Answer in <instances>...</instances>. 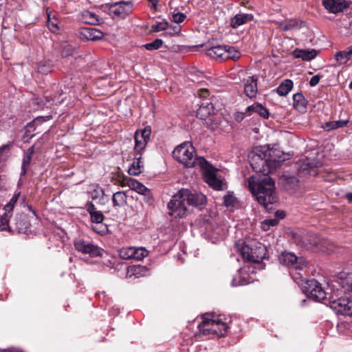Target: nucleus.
Here are the masks:
<instances>
[{
	"instance_id": "39",
	"label": "nucleus",
	"mask_w": 352,
	"mask_h": 352,
	"mask_svg": "<svg viewBox=\"0 0 352 352\" xmlns=\"http://www.w3.org/2000/svg\"><path fill=\"white\" fill-rule=\"evenodd\" d=\"M148 255V251L144 248H134L133 259L141 261Z\"/></svg>"
},
{
	"instance_id": "20",
	"label": "nucleus",
	"mask_w": 352,
	"mask_h": 352,
	"mask_svg": "<svg viewBox=\"0 0 352 352\" xmlns=\"http://www.w3.org/2000/svg\"><path fill=\"white\" fill-rule=\"evenodd\" d=\"M244 92L249 98H254L257 94V77L252 76L245 84Z\"/></svg>"
},
{
	"instance_id": "58",
	"label": "nucleus",
	"mask_w": 352,
	"mask_h": 352,
	"mask_svg": "<svg viewBox=\"0 0 352 352\" xmlns=\"http://www.w3.org/2000/svg\"><path fill=\"white\" fill-rule=\"evenodd\" d=\"M349 203H352V192H347L345 195Z\"/></svg>"
},
{
	"instance_id": "12",
	"label": "nucleus",
	"mask_w": 352,
	"mask_h": 352,
	"mask_svg": "<svg viewBox=\"0 0 352 352\" xmlns=\"http://www.w3.org/2000/svg\"><path fill=\"white\" fill-rule=\"evenodd\" d=\"M74 246L77 251L82 254H88L93 257L102 256V250L100 248L83 239H76Z\"/></svg>"
},
{
	"instance_id": "6",
	"label": "nucleus",
	"mask_w": 352,
	"mask_h": 352,
	"mask_svg": "<svg viewBox=\"0 0 352 352\" xmlns=\"http://www.w3.org/2000/svg\"><path fill=\"white\" fill-rule=\"evenodd\" d=\"M271 151L251 153L249 155L250 164L256 173L268 174L272 168V160L270 159Z\"/></svg>"
},
{
	"instance_id": "13",
	"label": "nucleus",
	"mask_w": 352,
	"mask_h": 352,
	"mask_svg": "<svg viewBox=\"0 0 352 352\" xmlns=\"http://www.w3.org/2000/svg\"><path fill=\"white\" fill-rule=\"evenodd\" d=\"M204 171V177L205 182L208 184L214 190H219L222 188L223 183L221 179L217 177L215 173L212 170V166L207 162V166L205 168H200Z\"/></svg>"
},
{
	"instance_id": "25",
	"label": "nucleus",
	"mask_w": 352,
	"mask_h": 352,
	"mask_svg": "<svg viewBox=\"0 0 352 352\" xmlns=\"http://www.w3.org/2000/svg\"><path fill=\"white\" fill-rule=\"evenodd\" d=\"M34 153V146H31L28 149L27 152L24 154L22 162L21 175H25L26 174L27 170L30 164Z\"/></svg>"
},
{
	"instance_id": "35",
	"label": "nucleus",
	"mask_w": 352,
	"mask_h": 352,
	"mask_svg": "<svg viewBox=\"0 0 352 352\" xmlns=\"http://www.w3.org/2000/svg\"><path fill=\"white\" fill-rule=\"evenodd\" d=\"M340 285L344 294H352V276L342 279Z\"/></svg>"
},
{
	"instance_id": "23",
	"label": "nucleus",
	"mask_w": 352,
	"mask_h": 352,
	"mask_svg": "<svg viewBox=\"0 0 352 352\" xmlns=\"http://www.w3.org/2000/svg\"><path fill=\"white\" fill-rule=\"evenodd\" d=\"M252 19L253 15L251 14H238L232 18L230 25L233 28H236Z\"/></svg>"
},
{
	"instance_id": "40",
	"label": "nucleus",
	"mask_w": 352,
	"mask_h": 352,
	"mask_svg": "<svg viewBox=\"0 0 352 352\" xmlns=\"http://www.w3.org/2000/svg\"><path fill=\"white\" fill-rule=\"evenodd\" d=\"M163 41L160 38H156L153 42L144 45L145 49L149 51L155 50L162 47Z\"/></svg>"
},
{
	"instance_id": "38",
	"label": "nucleus",
	"mask_w": 352,
	"mask_h": 352,
	"mask_svg": "<svg viewBox=\"0 0 352 352\" xmlns=\"http://www.w3.org/2000/svg\"><path fill=\"white\" fill-rule=\"evenodd\" d=\"M8 212L5 211V213L1 215L0 218V230L4 231L10 230L11 227L9 226V216Z\"/></svg>"
},
{
	"instance_id": "51",
	"label": "nucleus",
	"mask_w": 352,
	"mask_h": 352,
	"mask_svg": "<svg viewBox=\"0 0 352 352\" xmlns=\"http://www.w3.org/2000/svg\"><path fill=\"white\" fill-rule=\"evenodd\" d=\"M142 195L144 196V201L146 203L148 204H151L152 203L153 198L149 189L148 192H144Z\"/></svg>"
},
{
	"instance_id": "57",
	"label": "nucleus",
	"mask_w": 352,
	"mask_h": 352,
	"mask_svg": "<svg viewBox=\"0 0 352 352\" xmlns=\"http://www.w3.org/2000/svg\"><path fill=\"white\" fill-rule=\"evenodd\" d=\"M3 351L4 352H22L21 350H19V349H16L14 348L5 349Z\"/></svg>"
},
{
	"instance_id": "55",
	"label": "nucleus",
	"mask_w": 352,
	"mask_h": 352,
	"mask_svg": "<svg viewBox=\"0 0 352 352\" xmlns=\"http://www.w3.org/2000/svg\"><path fill=\"white\" fill-rule=\"evenodd\" d=\"M285 217V213L283 210H278L275 212V218L277 219L278 221L279 219H282Z\"/></svg>"
},
{
	"instance_id": "53",
	"label": "nucleus",
	"mask_w": 352,
	"mask_h": 352,
	"mask_svg": "<svg viewBox=\"0 0 352 352\" xmlns=\"http://www.w3.org/2000/svg\"><path fill=\"white\" fill-rule=\"evenodd\" d=\"M320 80V76L319 75L314 76L309 80V85L311 87H314L317 85Z\"/></svg>"
},
{
	"instance_id": "33",
	"label": "nucleus",
	"mask_w": 352,
	"mask_h": 352,
	"mask_svg": "<svg viewBox=\"0 0 352 352\" xmlns=\"http://www.w3.org/2000/svg\"><path fill=\"white\" fill-rule=\"evenodd\" d=\"M128 185L132 190L139 194L142 195L145 192H148V188L136 179H131L128 182Z\"/></svg>"
},
{
	"instance_id": "31",
	"label": "nucleus",
	"mask_w": 352,
	"mask_h": 352,
	"mask_svg": "<svg viewBox=\"0 0 352 352\" xmlns=\"http://www.w3.org/2000/svg\"><path fill=\"white\" fill-rule=\"evenodd\" d=\"M285 186L287 189H294L298 184V179L296 177L289 175H284L282 178Z\"/></svg>"
},
{
	"instance_id": "7",
	"label": "nucleus",
	"mask_w": 352,
	"mask_h": 352,
	"mask_svg": "<svg viewBox=\"0 0 352 352\" xmlns=\"http://www.w3.org/2000/svg\"><path fill=\"white\" fill-rule=\"evenodd\" d=\"M298 282V284L301 283L302 285V290L310 298L316 301H321L326 298L327 293L322 288L321 284L315 279L300 280Z\"/></svg>"
},
{
	"instance_id": "28",
	"label": "nucleus",
	"mask_w": 352,
	"mask_h": 352,
	"mask_svg": "<svg viewBox=\"0 0 352 352\" xmlns=\"http://www.w3.org/2000/svg\"><path fill=\"white\" fill-rule=\"evenodd\" d=\"M294 83L292 80L286 79L283 80L276 89V92L279 96H285L292 90Z\"/></svg>"
},
{
	"instance_id": "60",
	"label": "nucleus",
	"mask_w": 352,
	"mask_h": 352,
	"mask_svg": "<svg viewBox=\"0 0 352 352\" xmlns=\"http://www.w3.org/2000/svg\"><path fill=\"white\" fill-rule=\"evenodd\" d=\"M174 34H177L180 31V28L179 27H175L174 29Z\"/></svg>"
},
{
	"instance_id": "5",
	"label": "nucleus",
	"mask_w": 352,
	"mask_h": 352,
	"mask_svg": "<svg viewBox=\"0 0 352 352\" xmlns=\"http://www.w3.org/2000/svg\"><path fill=\"white\" fill-rule=\"evenodd\" d=\"M237 246L243 258L249 262L260 263L266 258V247L256 241L248 240Z\"/></svg>"
},
{
	"instance_id": "10",
	"label": "nucleus",
	"mask_w": 352,
	"mask_h": 352,
	"mask_svg": "<svg viewBox=\"0 0 352 352\" xmlns=\"http://www.w3.org/2000/svg\"><path fill=\"white\" fill-rule=\"evenodd\" d=\"M278 259L283 265L292 267L296 270H303L308 267V263L305 258L298 257L291 252H282Z\"/></svg>"
},
{
	"instance_id": "4",
	"label": "nucleus",
	"mask_w": 352,
	"mask_h": 352,
	"mask_svg": "<svg viewBox=\"0 0 352 352\" xmlns=\"http://www.w3.org/2000/svg\"><path fill=\"white\" fill-rule=\"evenodd\" d=\"M198 328L200 334L203 336L221 337L225 335L228 325L214 315L206 313L202 316V322L199 324Z\"/></svg>"
},
{
	"instance_id": "50",
	"label": "nucleus",
	"mask_w": 352,
	"mask_h": 352,
	"mask_svg": "<svg viewBox=\"0 0 352 352\" xmlns=\"http://www.w3.org/2000/svg\"><path fill=\"white\" fill-rule=\"evenodd\" d=\"M86 209L90 215L98 211L96 210L94 204L91 201L87 202Z\"/></svg>"
},
{
	"instance_id": "26",
	"label": "nucleus",
	"mask_w": 352,
	"mask_h": 352,
	"mask_svg": "<svg viewBox=\"0 0 352 352\" xmlns=\"http://www.w3.org/2000/svg\"><path fill=\"white\" fill-rule=\"evenodd\" d=\"M294 107L299 111L306 109L307 101L301 93L295 94L293 96Z\"/></svg>"
},
{
	"instance_id": "43",
	"label": "nucleus",
	"mask_w": 352,
	"mask_h": 352,
	"mask_svg": "<svg viewBox=\"0 0 352 352\" xmlns=\"http://www.w3.org/2000/svg\"><path fill=\"white\" fill-rule=\"evenodd\" d=\"M90 216L91 221L96 224L102 223L104 218L103 214L100 211H97Z\"/></svg>"
},
{
	"instance_id": "34",
	"label": "nucleus",
	"mask_w": 352,
	"mask_h": 352,
	"mask_svg": "<svg viewBox=\"0 0 352 352\" xmlns=\"http://www.w3.org/2000/svg\"><path fill=\"white\" fill-rule=\"evenodd\" d=\"M225 60L231 59L236 60L241 56V53L236 50L234 47L226 45Z\"/></svg>"
},
{
	"instance_id": "11",
	"label": "nucleus",
	"mask_w": 352,
	"mask_h": 352,
	"mask_svg": "<svg viewBox=\"0 0 352 352\" xmlns=\"http://www.w3.org/2000/svg\"><path fill=\"white\" fill-rule=\"evenodd\" d=\"M133 6L131 1L116 2L109 5V13L113 18L124 19L132 12Z\"/></svg>"
},
{
	"instance_id": "62",
	"label": "nucleus",
	"mask_w": 352,
	"mask_h": 352,
	"mask_svg": "<svg viewBox=\"0 0 352 352\" xmlns=\"http://www.w3.org/2000/svg\"><path fill=\"white\" fill-rule=\"evenodd\" d=\"M349 87L351 89H352V81L350 82Z\"/></svg>"
},
{
	"instance_id": "3",
	"label": "nucleus",
	"mask_w": 352,
	"mask_h": 352,
	"mask_svg": "<svg viewBox=\"0 0 352 352\" xmlns=\"http://www.w3.org/2000/svg\"><path fill=\"white\" fill-rule=\"evenodd\" d=\"M151 136V129L144 128L137 131L135 133V145L134 147L135 157L133 163L129 168L128 173L131 175H138L142 172L143 163L141 161L142 153L145 148Z\"/></svg>"
},
{
	"instance_id": "21",
	"label": "nucleus",
	"mask_w": 352,
	"mask_h": 352,
	"mask_svg": "<svg viewBox=\"0 0 352 352\" xmlns=\"http://www.w3.org/2000/svg\"><path fill=\"white\" fill-rule=\"evenodd\" d=\"M318 54L316 50H300L296 49L294 51V56L296 58H301L303 60L309 61L314 59Z\"/></svg>"
},
{
	"instance_id": "49",
	"label": "nucleus",
	"mask_w": 352,
	"mask_h": 352,
	"mask_svg": "<svg viewBox=\"0 0 352 352\" xmlns=\"http://www.w3.org/2000/svg\"><path fill=\"white\" fill-rule=\"evenodd\" d=\"M84 16L89 19V21H87V23H94V21H98L97 16L92 12L86 11L84 13Z\"/></svg>"
},
{
	"instance_id": "54",
	"label": "nucleus",
	"mask_w": 352,
	"mask_h": 352,
	"mask_svg": "<svg viewBox=\"0 0 352 352\" xmlns=\"http://www.w3.org/2000/svg\"><path fill=\"white\" fill-rule=\"evenodd\" d=\"M197 95L202 98H206L209 96V91L207 89H201L197 91Z\"/></svg>"
},
{
	"instance_id": "17",
	"label": "nucleus",
	"mask_w": 352,
	"mask_h": 352,
	"mask_svg": "<svg viewBox=\"0 0 352 352\" xmlns=\"http://www.w3.org/2000/svg\"><path fill=\"white\" fill-rule=\"evenodd\" d=\"M207 56L217 60H225L226 45L206 46Z\"/></svg>"
},
{
	"instance_id": "45",
	"label": "nucleus",
	"mask_w": 352,
	"mask_h": 352,
	"mask_svg": "<svg viewBox=\"0 0 352 352\" xmlns=\"http://www.w3.org/2000/svg\"><path fill=\"white\" fill-rule=\"evenodd\" d=\"M236 201L235 197L232 195H226L223 197V204L226 207L234 206Z\"/></svg>"
},
{
	"instance_id": "18",
	"label": "nucleus",
	"mask_w": 352,
	"mask_h": 352,
	"mask_svg": "<svg viewBox=\"0 0 352 352\" xmlns=\"http://www.w3.org/2000/svg\"><path fill=\"white\" fill-rule=\"evenodd\" d=\"M283 31L299 30L304 25V22L296 19H285L278 23Z\"/></svg>"
},
{
	"instance_id": "19",
	"label": "nucleus",
	"mask_w": 352,
	"mask_h": 352,
	"mask_svg": "<svg viewBox=\"0 0 352 352\" xmlns=\"http://www.w3.org/2000/svg\"><path fill=\"white\" fill-rule=\"evenodd\" d=\"M148 274V270L147 267L140 265H133L128 267L127 276L140 278L146 276Z\"/></svg>"
},
{
	"instance_id": "59",
	"label": "nucleus",
	"mask_w": 352,
	"mask_h": 352,
	"mask_svg": "<svg viewBox=\"0 0 352 352\" xmlns=\"http://www.w3.org/2000/svg\"><path fill=\"white\" fill-rule=\"evenodd\" d=\"M310 243L312 244L314 246H316L318 244V239H316V240L314 239V240L311 241L310 239Z\"/></svg>"
},
{
	"instance_id": "15",
	"label": "nucleus",
	"mask_w": 352,
	"mask_h": 352,
	"mask_svg": "<svg viewBox=\"0 0 352 352\" xmlns=\"http://www.w3.org/2000/svg\"><path fill=\"white\" fill-rule=\"evenodd\" d=\"M322 5L331 13L343 12L348 6L344 0H322Z\"/></svg>"
},
{
	"instance_id": "14",
	"label": "nucleus",
	"mask_w": 352,
	"mask_h": 352,
	"mask_svg": "<svg viewBox=\"0 0 352 352\" xmlns=\"http://www.w3.org/2000/svg\"><path fill=\"white\" fill-rule=\"evenodd\" d=\"M181 190L188 206L201 207L206 203V197L202 193H192L189 190L184 188Z\"/></svg>"
},
{
	"instance_id": "27",
	"label": "nucleus",
	"mask_w": 352,
	"mask_h": 352,
	"mask_svg": "<svg viewBox=\"0 0 352 352\" xmlns=\"http://www.w3.org/2000/svg\"><path fill=\"white\" fill-rule=\"evenodd\" d=\"M349 122V120H348V119L327 122H325L322 125V128L325 131H329L331 130H333V129H336L338 128H342V127L346 126Z\"/></svg>"
},
{
	"instance_id": "2",
	"label": "nucleus",
	"mask_w": 352,
	"mask_h": 352,
	"mask_svg": "<svg viewBox=\"0 0 352 352\" xmlns=\"http://www.w3.org/2000/svg\"><path fill=\"white\" fill-rule=\"evenodd\" d=\"M173 157L187 168H205L207 166V161L204 157L195 156V149L190 142L177 146L173 151Z\"/></svg>"
},
{
	"instance_id": "37",
	"label": "nucleus",
	"mask_w": 352,
	"mask_h": 352,
	"mask_svg": "<svg viewBox=\"0 0 352 352\" xmlns=\"http://www.w3.org/2000/svg\"><path fill=\"white\" fill-rule=\"evenodd\" d=\"M134 252L133 247L123 248L119 251V256L124 260L133 259Z\"/></svg>"
},
{
	"instance_id": "46",
	"label": "nucleus",
	"mask_w": 352,
	"mask_h": 352,
	"mask_svg": "<svg viewBox=\"0 0 352 352\" xmlns=\"http://www.w3.org/2000/svg\"><path fill=\"white\" fill-rule=\"evenodd\" d=\"M104 195V190L98 186L96 189H94L92 192H91V198L92 199H99V198H102L103 197V196Z\"/></svg>"
},
{
	"instance_id": "42",
	"label": "nucleus",
	"mask_w": 352,
	"mask_h": 352,
	"mask_svg": "<svg viewBox=\"0 0 352 352\" xmlns=\"http://www.w3.org/2000/svg\"><path fill=\"white\" fill-rule=\"evenodd\" d=\"M19 197V193L14 195V196L11 198L10 201L4 206V210L8 212H12L14 207V205L18 201Z\"/></svg>"
},
{
	"instance_id": "29",
	"label": "nucleus",
	"mask_w": 352,
	"mask_h": 352,
	"mask_svg": "<svg viewBox=\"0 0 352 352\" xmlns=\"http://www.w3.org/2000/svg\"><path fill=\"white\" fill-rule=\"evenodd\" d=\"M127 196L123 191H118L113 194L112 201L114 207H122L126 204Z\"/></svg>"
},
{
	"instance_id": "56",
	"label": "nucleus",
	"mask_w": 352,
	"mask_h": 352,
	"mask_svg": "<svg viewBox=\"0 0 352 352\" xmlns=\"http://www.w3.org/2000/svg\"><path fill=\"white\" fill-rule=\"evenodd\" d=\"M148 1L152 3V7L154 9H156L159 1L158 0H148Z\"/></svg>"
},
{
	"instance_id": "52",
	"label": "nucleus",
	"mask_w": 352,
	"mask_h": 352,
	"mask_svg": "<svg viewBox=\"0 0 352 352\" xmlns=\"http://www.w3.org/2000/svg\"><path fill=\"white\" fill-rule=\"evenodd\" d=\"M247 115L246 111L245 112H236L234 115L235 120L238 122H241Z\"/></svg>"
},
{
	"instance_id": "36",
	"label": "nucleus",
	"mask_w": 352,
	"mask_h": 352,
	"mask_svg": "<svg viewBox=\"0 0 352 352\" xmlns=\"http://www.w3.org/2000/svg\"><path fill=\"white\" fill-rule=\"evenodd\" d=\"M213 107L211 103L208 104L206 106L201 104L197 111V117L201 119H206V118L210 114V110Z\"/></svg>"
},
{
	"instance_id": "1",
	"label": "nucleus",
	"mask_w": 352,
	"mask_h": 352,
	"mask_svg": "<svg viewBox=\"0 0 352 352\" xmlns=\"http://www.w3.org/2000/svg\"><path fill=\"white\" fill-rule=\"evenodd\" d=\"M248 185L258 202L266 209L276 201L274 181L267 175H252L248 179Z\"/></svg>"
},
{
	"instance_id": "30",
	"label": "nucleus",
	"mask_w": 352,
	"mask_h": 352,
	"mask_svg": "<svg viewBox=\"0 0 352 352\" xmlns=\"http://www.w3.org/2000/svg\"><path fill=\"white\" fill-rule=\"evenodd\" d=\"M53 67L51 60H43L38 63L37 71L41 74L47 75L52 71Z\"/></svg>"
},
{
	"instance_id": "44",
	"label": "nucleus",
	"mask_w": 352,
	"mask_h": 352,
	"mask_svg": "<svg viewBox=\"0 0 352 352\" xmlns=\"http://www.w3.org/2000/svg\"><path fill=\"white\" fill-rule=\"evenodd\" d=\"M168 28V23L166 21L159 22L152 25V30L155 32L166 30Z\"/></svg>"
},
{
	"instance_id": "16",
	"label": "nucleus",
	"mask_w": 352,
	"mask_h": 352,
	"mask_svg": "<svg viewBox=\"0 0 352 352\" xmlns=\"http://www.w3.org/2000/svg\"><path fill=\"white\" fill-rule=\"evenodd\" d=\"M30 222L24 214H17L13 220V227L19 233H26L30 227Z\"/></svg>"
},
{
	"instance_id": "32",
	"label": "nucleus",
	"mask_w": 352,
	"mask_h": 352,
	"mask_svg": "<svg viewBox=\"0 0 352 352\" xmlns=\"http://www.w3.org/2000/svg\"><path fill=\"white\" fill-rule=\"evenodd\" d=\"M352 56V45L347 51L338 52L335 58L340 64H345Z\"/></svg>"
},
{
	"instance_id": "22",
	"label": "nucleus",
	"mask_w": 352,
	"mask_h": 352,
	"mask_svg": "<svg viewBox=\"0 0 352 352\" xmlns=\"http://www.w3.org/2000/svg\"><path fill=\"white\" fill-rule=\"evenodd\" d=\"M247 116H251L252 113H256L263 118H268L269 111L262 104L254 103L246 108Z\"/></svg>"
},
{
	"instance_id": "8",
	"label": "nucleus",
	"mask_w": 352,
	"mask_h": 352,
	"mask_svg": "<svg viewBox=\"0 0 352 352\" xmlns=\"http://www.w3.org/2000/svg\"><path fill=\"white\" fill-rule=\"evenodd\" d=\"M187 206L186 201L183 197V194L180 190L176 195L173 196L168 204L169 214L175 218H181L186 213Z\"/></svg>"
},
{
	"instance_id": "41",
	"label": "nucleus",
	"mask_w": 352,
	"mask_h": 352,
	"mask_svg": "<svg viewBox=\"0 0 352 352\" xmlns=\"http://www.w3.org/2000/svg\"><path fill=\"white\" fill-rule=\"evenodd\" d=\"M278 223V220L277 219H265L261 223V228L267 231L270 230V227L276 226Z\"/></svg>"
},
{
	"instance_id": "47",
	"label": "nucleus",
	"mask_w": 352,
	"mask_h": 352,
	"mask_svg": "<svg viewBox=\"0 0 352 352\" xmlns=\"http://www.w3.org/2000/svg\"><path fill=\"white\" fill-rule=\"evenodd\" d=\"M47 25V27H48L49 30L52 32H53V33H58V32L59 27H58L57 23L52 21L50 20V19H48Z\"/></svg>"
},
{
	"instance_id": "9",
	"label": "nucleus",
	"mask_w": 352,
	"mask_h": 352,
	"mask_svg": "<svg viewBox=\"0 0 352 352\" xmlns=\"http://www.w3.org/2000/svg\"><path fill=\"white\" fill-rule=\"evenodd\" d=\"M329 307L338 316L352 317V299L342 296L329 300Z\"/></svg>"
},
{
	"instance_id": "24",
	"label": "nucleus",
	"mask_w": 352,
	"mask_h": 352,
	"mask_svg": "<svg viewBox=\"0 0 352 352\" xmlns=\"http://www.w3.org/2000/svg\"><path fill=\"white\" fill-rule=\"evenodd\" d=\"M82 35L87 40L96 41L102 38L103 34L100 30L93 28H85L82 30Z\"/></svg>"
},
{
	"instance_id": "48",
	"label": "nucleus",
	"mask_w": 352,
	"mask_h": 352,
	"mask_svg": "<svg viewBox=\"0 0 352 352\" xmlns=\"http://www.w3.org/2000/svg\"><path fill=\"white\" fill-rule=\"evenodd\" d=\"M186 17L185 14L178 12L173 15V21L176 23H179L183 22Z\"/></svg>"
},
{
	"instance_id": "61",
	"label": "nucleus",
	"mask_w": 352,
	"mask_h": 352,
	"mask_svg": "<svg viewBox=\"0 0 352 352\" xmlns=\"http://www.w3.org/2000/svg\"><path fill=\"white\" fill-rule=\"evenodd\" d=\"M8 148V145H3L2 146H1L0 148V152H2L3 150L6 149Z\"/></svg>"
}]
</instances>
